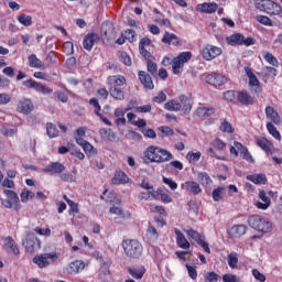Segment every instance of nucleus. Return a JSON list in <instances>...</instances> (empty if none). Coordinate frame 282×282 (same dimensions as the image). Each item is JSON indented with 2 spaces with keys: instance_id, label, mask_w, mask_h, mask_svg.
<instances>
[{
  "instance_id": "1",
  "label": "nucleus",
  "mask_w": 282,
  "mask_h": 282,
  "mask_svg": "<svg viewBox=\"0 0 282 282\" xmlns=\"http://www.w3.org/2000/svg\"><path fill=\"white\" fill-rule=\"evenodd\" d=\"M173 153L164 150L163 148L150 145L143 152V161L145 164L154 162L155 164H164V162H171Z\"/></svg>"
},
{
  "instance_id": "2",
  "label": "nucleus",
  "mask_w": 282,
  "mask_h": 282,
  "mask_svg": "<svg viewBox=\"0 0 282 282\" xmlns=\"http://www.w3.org/2000/svg\"><path fill=\"white\" fill-rule=\"evenodd\" d=\"M122 248L126 257H129L130 259H140L144 250V248L142 247V243L137 239L123 240Z\"/></svg>"
},
{
  "instance_id": "3",
  "label": "nucleus",
  "mask_w": 282,
  "mask_h": 282,
  "mask_svg": "<svg viewBox=\"0 0 282 282\" xmlns=\"http://www.w3.org/2000/svg\"><path fill=\"white\" fill-rule=\"evenodd\" d=\"M248 224L250 228H253V230H258L259 232H271L272 231V223L259 215L250 216L248 219Z\"/></svg>"
},
{
  "instance_id": "4",
  "label": "nucleus",
  "mask_w": 282,
  "mask_h": 282,
  "mask_svg": "<svg viewBox=\"0 0 282 282\" xmlns=\"http://www.w3.org/2000/svg\"><path fill=\"white\" fill-rule=\"evenodd\" d=\"M256 8L260 12H265V14H270L271 17H279L282 12L280 4L272 0H256Z\"/></svg>"
},
{
  "instance_id": "5",
  "label": "nucleus",
  "mask_w": 282,
  "mask_h": 282,
  "mask_svg": "<svg viewBox=\"0 0 282 282\" xmlns=\"http://www.w3.org/2000/svg\"><path fill=\"white\" fill-rule=\"evenodd\" d=\"M193 58V53L182 52L172 62V72L175 76H180L184 69V65Z\"/></svg>"
},
{
  "instance_id": "6",
  "label": "nucleus",
  "mask_w": 282,
  "mask_h": 282,
  "mask_svg": "<svg viewBox=\"0 0 282 282\" xmlns=\"http://www.w3.org/2000/svg\"><path fill=\"white\" fill-rule=\"evenodd\" d=\"M3 193L7 196V199L1 198V206L4 208H13V210H21V200L19 199V195L11 189H4Z\"/></svg>"
},
{
  "instance_id": "7",
  "label": "nucleus",
  "mask_w": 282,
  "mask_h": 282,
  "mask_svg": "<svg viewBox=\"0 0 282 282\" xmlns=\"http://www.w3.org/2000/svg\"><path fill=\"white\" fill-rule=\"evenodd\" d=\"M58 261V253L51 252V253H41L33 258V263L40 268H47L50 263H56Z\"/></svg>"
},
{
  "instance_id": "8",
  "label": "nucleus",
  "mask_w": 282,
  "mask_h": 282,
  "mask_svg": "<svg viewBox=\"0 0 282 282\" xmlns=\"http://www.w3.org/2000/svg\"><path fill=\"white\" fill-rule=\"evenodd\" d=\"M221 54H224L221 47L215 46L213 44H207L200 50V55L204 61H215V58L221 56Z\"/></svg>"
},
{
  "instance_id": "9",
  "label": "nucleus",
  "mask_w": 282,
  "mask_h": 282,
  "mask_svg": "<svg viewBox=\"0 0 282 282\" xmlns=\"http://www.w3.org/2000/svg\"><path fill=\"white\" fill-rule=\"evenodd\" d=\"M228 45L237 46V45H246L250 47V45H254V39L243 36L240 33H235L226 37Z\"/></svg>"
},
{
  "instance_id": "10",
  "label": "nucleus",
  "mask_w": 282,
  "mask_h": 282,
  "mask_svg": "<svg viewBox=\"0 0 282 282\" xmlns=\"http://www.w3.org/2000/svg\"><path fill=\"white\" fill-rule=\"evenodd\" d=\"M22 246L25 248L26 252H36L41 249V241L34 234H29L22 242Z\"/></svg>"
},
{
  "instance_id": "11",
  "label": "nucleus",
  "mask_w": 282,
  "mask_h": 282,
  "mask_svg": "<svg viewBox=\"0 0 282 282\" xmlns=\"http://www.w3.org/2000/svg\"><path fill=\"white\" fill-rule=\"evenodd\" d=\"M23 85L26 87V89H35L36 91H39L40 94H52L53 89L43 85L42 83H39L34 79H28L23 82Z\"/></svg>"
},
{
  "instance_id": "12",
  "label": "nucleus",
  "mask_w": 282,
  "mask_h": 282,
  "mask_svg": "<svg viewBox=\"0 0 282 282\" xmlns=\"http://www.w3.org/2000/svg\"><path fill=\"white\" fill-rule=\"evenodd\" d=\"M17 111L23 116H30L34 111V104H32L31 99L22 98L18 101Z\"/></svg>"
},
{
  "instance_id": "13",
  "label": "nucleus",
  "mask_w": 282,
  "mask_h": 282,
  "mask_svg": "<svg viewBox=\"0 0 282 282\" xmlns=\"http://www.w3.org/2000/svg\"><path fill=\"white\" fill-rule=\"evenodd\" d=\"M206 83L214 85V87H221L228 83V77L220 73H212L206 76Z\"/></svg>"
},
{
  "instance_id": "14",
  "label": "nucleus",
  "mask_w": 282,
  "mask_h": 282,
  "mask_svg": "<svg viewBox=\"0 0 282 282\" xmlns=\"http://www.w3.org/2000/svg\"><path fill=\"white\" fill-rule=\"evenodd\" d=\"M245 72L249 79V87L256 91V94H259L261 91V83L259 82V78H257V75L252 72V68L246 67Z\"/></svg>"
},
{
  "instance_id": "15",
  "label": "nucleus",
  "mask_w": 282,
  "mask_h": 282,
  "mask_svg": "<svg viewBox=\"0 0 282 282\" xmlns=\"http://www.w3.org/2000/svg\"><path fill=\"white\" fill-rule=\"evenodd\" d=\"M101 36L107 39V41H113L116 39V29L111 22H104L101 24Z\"/></svg>"
},
{
  "instance_id": "16",
  "label": "nucleus",
  "mask_w": 282,
  "mask_h": 282,
  "mask_svg": "<svg viewBox=\"0 0 282 282\" xmlns=\"http://www.w3.org/2000/svg\"><path fill=\"white\" fill-rule=\"evenodd\" d=\"M219 6L215 2H204L196 6V12H199L200 14H215Z\"/></svg>"
},
{
  "instance_id": "17",
  "label": "nucleus",
  "mask_w": 282,
  "mask_h": 282,
  "mask_svg": "<svg viewBox=\"0 0 282 282\" xmlns=\"http://www.w3.org/2000/svg\"><path fill=\"white\" fill-rule=\"evenodd\" d=\"M181 188L182 191L191 193L192 195H199V193H202V186H199V183L195 181H187L181 184Z\"/></svg>"
},
{
  "instance_id": "18",
  "label": "nucleus",
  "mask_w": 282,
  "mask_h": 282,
  "mask_svg": "<svg viewBox=\"0 0 282 282\" xmlns=\"http://www.w3.org/2000/svg\"><path fill=\"white\" fill-rule=\"evenodd\" d=\"M259 199L261 200L256 202V208H258L259 210H268L269 206H271L272 204V200L270 199L265 191L262 189L259 192Z\"/></svg>"
},
{
  "instance_id": "19",
  "label": "nucleus",
  "mask_w": 282,
  "mask_h": 282,
  "mask_svg": "<svg viewBox=\"0 0 282 282\" xmlns=\"http://www.w3.org/2000/svg\"><path fill=\"white\" fill-rule=\"evenodd\" d=\"M174 234L176 235V243L178 248H181L182 250H189L191 242H188L186 236H184V234L177 228L174 229Z\"/></svg>"
},
{
  "instance_id": "20",
  "label": "nucleus",
  "mask_w": 282,
  "mask_h": 282,
  "mask_svg": "<svg viewBox=\"0 0 282 282\" xmlns=\"http://www.w3.org/2000/svg\"><path fill=\"white\" fill-rule=\"evenodd\" d=\"M98 41H100V36L98 34H88L83 42L84 48L87 50V52H91V50H94V44L98 43Z\"/></svg>"
},
{
  "instance_id": "21",
  "label": "nucleus",
  "mask_w": 282,
  "mask_h": 282,
  "mask_svg": "<svg viewBox=\"0 0 282 282\" xmlns=\"http://www.w3.org/2000/svg\"><path fill=\"white\" fill-rule=\"evenodd\" d=\"M85 270V262L80 260H75L68 264L66 268V272L68 274H78V272H83Z\"/></svg>"
},
{
  "instance_id": "22",
  "label": "nucleus",
  "mask_w": 282,
  "mask_h": 282,
  "mask_svg": "<svg viewBox=\"0 0 282 282\" xmlns=\"http://www.w3.org/2000/svg\"><path fill=\"white\" fill-rule=\"evenodd\" d=\"M77 144H79V147H82V149L85 151V153H86V155H88V158L98 155V150H96V148H94V145H91L89 142L78 139Z\"/></svg>"
},
{
  "instance_id": "23",
  "label": "nucleus",
  "mask_w": 282,
  "mask_h": 282,
  "mask_svg": "<svg viewBox=\"0 0 282 282\" xmlns=\"http://www.w3.org/2000/svg\"><path fill=\"white\" fill-rule=\"evenodd\" d=\"M127 79L122 75H112L107 78V84L111 87L120 88L122 85H126Z\"/></svg>"
},
{
  "instance_id": "24",
  "label": "nucleus",
  "mask_w": 282,
  "mask_h": 282,
  "mask_svg": "<svg viewBox=\"0 0 282 282\" xmlns=\"http://www.w3.org/2000/svg\"><path fill=\"white\" fill-rule=\"evenodd\" d=\"M247 230H248V227H246L245 225L232 226L229 229V237H231L232 239L243 237V235L247 232Z\"/></svg>"
},
{
  "instance_id": "25",
  "label": "nucleus",
  "mask_w": 282,
  "mask_h": 282,
  "mask_svg": "<svg viewBox=\"0 0 282 282\" xmlns=\"http://www.w3.org/2000/svg\"><path fill=\"white\" fill-rule=\"evenodd\" d=\"M148 47H151V40L149 37L141 39L139 43V51L144 58H151V53L149 52Z\"/></svg>"
},
{
  "instance_id": "26",
  "label": "nucleus",
  "mask_w": 282,
  "mask_h": 282,
  "mask_svg": "<svg viewBox=\"0 0 282 282\" xmlns=\"http://www.w3.org/2000/svg\"><path fill=\"white\" fill-rule=\"evenodd\" d=\"M235 145L238 149L241 158L246 160V162L254 163V159L252 158V154L248 151V148L243 147L240 142L235 141Z\"/></svg>"
},
{
  "instance_id": "27",
  "label": "nucleus",
  "mask_w": 282,
  "mask_h": 282,
  "mask_svg": "<svg viewBox=\"0 0 282 282\" xmlns=\"http://www.w3.org/2000/svg\"><path fill=\"white\" fill-rule=\"evenodd\" d=\"M257 144L262 149V151H265L267 155H272V149H274V145L268 139L259 138L257 139Z\"/></svg>"
},
{
  "instance_id": "28",
  "label": "nucleus",
  "mask_w": 282,
  "mask_h": 282,
  "mask_svg": "<svg viewBox=\"0 0 282 282\" xmlns=\"http://www.w3.org/2000/svg\"><path fill=\"white\" fill-rule=\"evenodd\" d=\"M63 171H65V165L58 162H52L45 169H43V173L61 174Z\"/></svg>"
},
{
  "instance_id": "29",
  "label": "nucleus",
  "mask_w": 282,
  "mask_h": 282,
  "mask_svg": "<svg viewBox=\"0 0 282 282\" xmlns=\"http://www.w3.org/2000/svg\"><path fill=\"white\" fill-rule=\"evenodd\" d=\"M265 116L268 120L273 122V124H281V117L279 116V112L274 110L272 107L268 106L265 108Z\"/></svg>"
},
{
  "instance_id": "30",
  "label": "nucleus",
  "mask_w": 282,
  "mask_h": 282,
  "mask_svg": "<svg viewBox=\"0 0 282 282\" xmlns=\"http://www.w3.org/2000/svg\"><path fill=\"white\" fill-rule=\"evenodd\" d=\"M162 43L177 47V45H180V39L174 33L165 32L162 37Z\"/></svg>"
},
{
  "instance_id": "31",
  "label": "nucleus",
  "mask_w": 282,
  "mask_h": 282,
  "mask_svg": "<svg viewBox=\"0 0 282 282\" xmlns=\"http://www.w3.org/2000/svg\"><path fill=\"white\" fill-rule=\"evenodd\" d=\"M29 67H32L34 69H43L45 67V63L41 61L36 54H31L28 56Z\"/></svg>"
},
{
  "instance_id": "32",
  "label": "nucleus",
  "mask_w": 282,
  "mask_h": 282,
  "mask_svg": "<svg viewBox=\"0 0 282 282\" xmlns=\"http://www.w3.org/2000/svg\"><path fill=\"white\" fill-rule=\"evenodd\" d=\"M139 80H141L145 89H153V79H151V76L147 75L143 70L139 72Z\"/></svg>"
},
{
  "instance_id": "33",
  "label": "nucleus",
  "mask_w": 282,
  "mask_h": 282,
  "mask_svg": "<svg viewBox=\"0 0 282 282\" xmlns=\"http://www.w3.org/2000/svg\"><path fill=\"white\" fill-rule=\"evenodd\" d=\"M4 248H10L13 254H19V247L17 246V241L12 237L3 238Z\"/></svg>"
},
{
  "instance_id": "34",
  "label": "nucleus",
  "mask_w": 282,
  "mask_h": 282,
  "mask_svg": "<svg viewBox=\"0 0 282 282\" xmlns=\"http://www.w3.org/2000/svg\"><path fill=\"white\" fill-rule=\"evenodd\" d=\"M197 180H198L199 184H202V186H204V188H207V186L213 185V178H210V176L206 172L198 173Z\"/></svg>"
},
{
  "instance_id": "35",
  "label": "nucleus",
  "mask_w": 282,
  "mask_h": 282,
  "mask_svg": "<svg viewBox=\"0 0 282 282\" xmlns=\"http://www.w3.org/2000/svg\"><path fill=\"white\" fill-rule=\"evenodd\" d=\"M237 100L238 102H241V105H252L254 102L252 96H250L247 91L238 93Z\"/></svg>"
},
{
  "instance_id": "36",
  "label": "nucleus",
  "mask_w": 282,
  "mask_h": 282,
  "mask_svg": "<svg viewBox=\"0 0 282 282\" xmlns=\"http://www.w3.org/2000/svg\"><path fill=\"white\" fill-rule=\"evenodd\" d=\"M128 272L133 279L140 280L144 276L147 269H144V267L129 268Z\"/></svg>"
},
{
  "instance_id": "37",
  "label": "nucleus",
  "mask_w": 282,
  "mask_h": 282,
  "mask_svg": "<svg viewBox=\"0 0 282 282\" xmlns=\"http://www.w3.org/2000/svg\"><path fill=\"white\" fill-rule=\"evenodd\" d=\"M156 198L155 199H161L164 204H171L173 202V198H171V195L164 189L160 188L155 191Z\"/></svg>"
},
{
  "instance_id": "38",
  "label": "nucleus",
  "mask_w": 282,
  "mask_h": 282,
  "mask_svg": "<svg viewBox=\"0 0 282 282\" xmlns=\"http://www.w3.org/2000/svg\"><path fill=\"white\" fill-rule=\"evenodd\" d=\"M99 134L102 140H108L109 142H113V140H116V133H113L111 129L101 128L99 129Z\"/></svg>"
},
{
  "instance_id": "39",
  "label": "nucleus",
  "mask_w": 282,
  "mask_h": 282,
  "mask_svg": "<svg viewBox=\"0 0 282 282\" xmlns=\"http://www.w3.org/2000/svg\"><path fill=\"white\" fill-rule=\"evenodd\" d=\"M262 58H264V61L269 63V65H272V67H279V59H276V57H274L272 53L263 51Z\"/></svg>"
},
{
  "instance_id": "40",
  "label": "nucleus",
  "mask_w": 282,
  "mask_h": 282,
  "mask_svg": "<svg viewBox=\"0 0 282 282\" xmlns=\"http://www.w3.org/2000/svg\"><path fill=\"white\" fill-rule=\"evenodd\" d=\"M129 183V176L124 174V172H117L115 177L112 178V184H127Z\"/></svg>"
},
{
  "instance_id": "41",
  "label": "nucleus",
  "mask_w": 282,
  "mask_h": 282,
  "mask_svg": "<svg viewBox=\"0 0 282 282\" xmlns=\"http://www.w3.org/2000/svg\"><path fill=\"white\" fill-rule=\"evenodd\" d=\"M213 113H215V108L198 107L196 109V116H198V118H208V116H213Z\"/></svg>"
},
{
  "instance_id": "42",
  "label": "nucleus",
  "mask_w": 282,
  "mask_h": 282,
  "mask_svg": "<svg viewBox=\"0 0 282 282\" xmlns=\"http://www.w3.org/2000/svg\"><path fill=\"white\" fill-rule=\"evenodd\" d=\"M247 180L253 184H265V182H268V178L264 174L248 175Z\"/></svg>"
},
{
  "instance_id": "43",
  "label": "nucleus",
  "mask_w": 282,
  "mask_h": 282,
  "mask_svg": "<svg viewBox=\"0 0 282 282\" xmlns=\"http://www.w3.org/2000/svg\"><path fill=\"white\" fill-rule=\"evenodd\" d=\"M110 96L115 100H124V98H126L124 90H122V89H120L118 87H111L110 88Z\"/></svg>"
},
{
  "instance_id": "44",
  "label": "nucleus",
  "mask_w": 282,
  "mask_h": 282,
  "mask_svg": "<svg viewBox=\"0 0 282 282\" xmlns=\"http://www.w3.org/2000/svg\"><path fill=\"white\" fill-rule=\"evenodd\" d=\"M267 130L269 131L270 135L274 138V140L281 142V132H279V130L276 129V127H274L272 122L267 123Z\"/></svg>"
},
{
  "instance_id": "45",
  "label": "nucleus",
  "mask_w": 282,
  "mask_h": 282,
  "mask_svg": "<svg viewBox=\"0 0 282 282\" xmlns=\"http://www.w3.org/2000/svg\"><path fill=\"white\" fill-rule=\"evenodd\" d=\"M164 109H166V111H180L182 105L177 100H170L164 105Z\"/></svg>"
},
{
  "instance_id": "46",
  "label": "nucleus",
  "mask_w": 282,
  "mask_h": 282,
  "mask_svg": "<svg viewBox=\"0 0 282 282\" xmlns=\"http://www.w3.org/2000/svg\"><path fill=\"white\" fill-rule=\"evenodd\" d=\"M109 213L111 215H117L118 217H122L123 219L127 217H131V214L124 213V210H122V208L120 206L110 207Z\"/></svg>"
},
{
  "instance_id": "47",
  "label": "nucleus",
  "mask_w": 282,
  "mask_h": 282,
  "mask_svg": "<svg viewBox=\"0 0 282 282\" xmlns=\"http://www.w3.org/2000/svg\"><path fill=\"white\" fill-rule=\"evenodd\" d=\"M17 20L19 21V23H21V25H24V28H30V25H32V15L21 13L20 15H18Z\"/></svg>"
},
{
  "instance_id": "48",
  "label": "nucleus",
  "mask_w": 282,
  "mask_h": 282,
  "mask_svg": "<svg viewBox=\"0 0 282 282\" xmlns=\"http://www.w3.org/2000/svg\"><path fill=\"white\" fill-rule=\"evenodd\" d=\"M225 195H226V187H217L213 191L214 202H221Z\"/></svg>"
},
{
  "instance_id": "49",
  "label": "nucleus",
  "mask_w": 282,
  "mask_h": 282,
  "mask_svg": "<svg viewBox=\"0 0 282 282\" xmlns=\"http://www.w3.org/2000/svg\"><path fill=\"white\" fill-rule=\"evenodd\" d=\"M239 263V256L237 252H231L228 254V265L231 270H237V264Z\"/></svg>"
},
{
  "instance_id": "50",
  "label": "nucleus",
  "mask_w": 282,
  "mask_h": 282,
  "mask_svg": "<svg viewBox=\"0 0 282 282\" xmlns=\"http://www.w3.org/2000/svg\"><path fill=\"white\" fill-rule=\"evenodd\" d=\"M181 105L184 113H191V109H193V101H191L187 97H181Z\"/></svg>"
},
{
  "instance_id": "51",
  "label": "nucleus",
  "mask_w": 282,
  "mask_h": 282,
  "mask_svg": "<svg viewBox=\"0 0 282 282\" xmlns=\"http://www.w3.org/2000/svg\"><path fill=\"white\" fill-rule=\"evenodd\" d=\"M139 199H144L145 202H151L153 199H158V194H155V191H148V192H141L139 194Z\"/></svg>"
},
{
  "instance_id": "52",
  "label": "nucleus",
  "mask_w": 282,
  "mask_h": 282,
  "mask_svg": "<svg viewBox=\"0 0 282 282\" xmlns=\"http://www.w3.org/2000/svg\"><path fill=\"white\" fill-rule=\"evenodd\" d=\"M184 232L187 235V237H189L191 239H194V241H196V243H199V241H202L204 239V236L198 234L197 230L187 229V230H184Z\"/></svg>"
},
{
  "instance_id": "53",
  "label": "nucleus",
  "mask_w": 282,
  "mask_h": 282,
  "mask_svg": "<svg viewBox=\"0 0 282 282\" xmlns=\"http://www.w3.org/2000/svg\"><path fill=\"white\" fill-rule=\"evenodd\" d=\"M186 158L191 164H195L196 162H199L202 160V152H188L186 154Z\"/></svg>"
},
{
  "instance_id": "54",
  "label": "nucleus",
  "mask_w": 282,
  "mask_h": 282,
  "mask_svg": "<svg viewBox=\"0 0 282 282\" xmlns=\"http://www.w3.org/2000/svg\"><path fill=\"white\" fill-rule=\"evenodd\" d=\"M46 133L48 138H58V129L54 123L46 124Z\"/></svg>"
},
{
  "instance_id": "55",
  "label": "nucleus",
  "mask_w": 282,
  "mask_h": 282,
  "mask_svg": "<svg viewBox=\"0 0 282 282\" xmlns=\"http://www.w3.org/2000/svg\"><path fill=\"white\" fill-rule=\"evenodd\" d=\"M34 193L29 189H23L20 194L21 202L23 204H26V202H30V199H33Z\"/></svg>"
},
{
  "instance_id": "56",
  "label": "nucleus",
  "mask_w": 282,
  "mask_h": 282,
  "mask_svg": "<svg viewBox=\"0 0 282 282\" xmlns=\"http://www.w3.org/2000/svg\"><path fill=\"white\" fill-rule=\"evenodd\" d=\"M220 131H223V133H235V128H232L230 122L224 120L220 123Z\"/></svg>"
},
{
  "instance_id": "57",
  "label": "nucleus",
  "mask_w": 282,
  "mask_h": 282,
  "mask_svg": "<svg viewBox=\"0 0 282 282\" xmlns=\"http://www.w3.org/2000/svg\"><path fill=\"white\" fill-rule=\"evenodd\" d=\"M256 20L258 23H261V25H267L268 28H272L273 25L272 20L267 15H257Z\"/></svg>"
},
{
  "instance_id": "58",
  "label": "nucleus",
  "mask_w": 282,
  "mask_h": 282,
  "mask_svg": "<svg viewBox=\"0 0 282 282\" xmlns=\"http://www.w3.org/2000/svg\"><path fill=\"white\" fill-rule=\"evenodd\" d=\"M210 145L213 149H216V151H224V149H226V143L221 141V139H214Z\"/></svg>"
},
{
  "instance_id": "59",
  "label": "nucleus",
  "mask_w": 282,
  "mask_h": 282,
  "mask_svg": "<svg viewBox=\"0 0 282 282\" xmlns=\"http://www.w3.org/2000/svg\"><path fill=\"white\" fill-rule=\"evenodd\" d=\"M262 72L267 78H274V76H276L278 74L276 68H274V66L273 67L265 66L262 69Z\"/></svg>"
},
{
  "instance_id": "60",
  "label": "nucleus",
  "mask_w": 282,
  "mask_h": 282,
  "mask_svg": "<svg viewBox=\"0 0 282 282\" xmlns=\"http://www.w3.org/2000/svg\"><path fill=\"white\" fill-rule=\"evenodd\" d=\"M119 61L120 63H123V65L131 67V56H129V54H127L126 52H121L119 54Z\"/></svg>"
},
{
  "instance_id": "61",
  "label": "nucleus",
  "mask_w": 282,
  "mask_h": 282,
  "mask_svg": "<svg viewBox=\"0 0 282 282\" xmlns=\"http://www.w3.org/2000/svg\"><path fill=\"white\" fill-rule=\"evenodd\" d=\"M123 36L129 43L135 42V31L128 29L123 32Z\"/></svg>"
},
{
  "instance_id": "62",
  "label": "nucleus",
  "mask_w": 282,
  "mask_h": 282,
  "mask_svg": "<svg viewBox=\"0 0 282 282\" xmlns=\"http://www.w3.org/2000/svg\"><path fill=\"white\" fill-rule=\"evenodd\" d=\"M219 279H221V276H219V274L215 273V272H207L205 274V281H208V282H218Z\"/></svg>"
},
{
  "instance_id": "63",
  "label": "nucleus",
  "mask_w": 282,
  "mask_h": 282,
  "mask_svg": "<svg viewBox=\"0 0 282 282\" xmlns=\"http://www.w3.org/2000/svg\"><path fill=\"white\" fill-rule=\"evenodd\" d=\"M147 237H149L152 241H155V239L159 237L158 229H155L153 226H150L147 231Z\"/></svg>"
},
{
  "instance_id": "64",
  "label": "nucleus",
  "mask_w": 282,
  "mask_h": 282,
  "mask_svg": "<svg viewBox=\"0 0 282 282\" xmlns=\"http://www.w3.org/2000/svg\"><path fill=\"white\" fill-rule=\"evenodd\" d=\"M224 282H239V278L232 273H226L223 275Z\"/></svg>"
}]
</instances>
